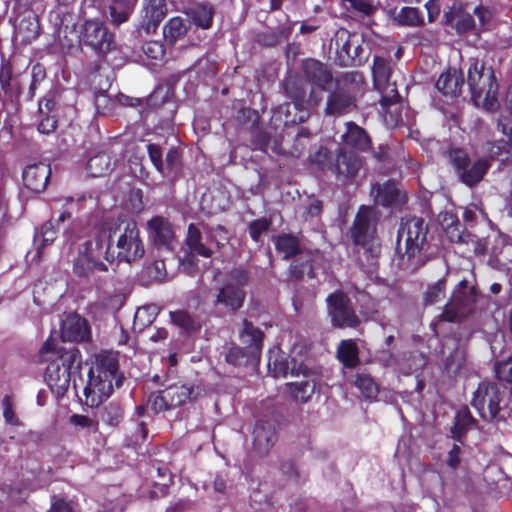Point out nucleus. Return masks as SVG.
Returning a JSON list of instances; mask_svg holds the SVG:
<instances>
[{
	"mask_svg": "<svg viewBox=\"0 0 512 512\" xmlns=\"http://www.w3.org/2000/svg\"><path fill=\"white\" fill-rule=\"evenodd\" d=\"M429 226L421 217L402 219L397 232V251L413 270H418L430 260Z\"/></svg>",
	"mask_w": 512,
	"mask_h": 512,
	"instance_id": "f257e3e1",
	"label": "nucleus"
},
{
	"mask_svg": "<svg viewBox=\"0 0 512 512\" xmlns=\"http://www.w3.org/2000/svg\"><path fill=\"white\" fill-rule=\"evenodd\" d=\"M118 361L114 353H101L90 369L87 385L84 388L85 403L96 407L112 393L114 385H119Z\"/></svg>",
	"mask_w": 512,
	"mask_h": 512,
	"instance_id": "f03ea898",
	"label": "nucleus"
},
{
	"mask_svg": "<svg viewBox=\"0 0 512 512\" xmlns=\"http://www.w3.org/2000/svg\"><path fill=\"white\" fill-rule=\"evenodd\" d=\"M467 83L471 100L476 106H482L483 109L491 112L498 109V83L491 67L486 68L483 62L471 59Z\"/></svg>",
	"mask_w": 512,
	"mask_h": 512,
	"instance_id": "7ed1b4c3",
	"label": "nucleus"
},
{
	"mask_svg": "<svg viewBox=\"0 0 512 512\" xmlns=\"http://www.w3.org/2000/svg\"><path fill=\"white\" fill-rule=\"evenodd\" d=\"M43 360L48 361L45 380L51 390L57 395H63L70 384V364L74 359L73 353L65 352L58 347L50 337L41 349Z\"/></svg>",
	"mask_w": 512,
	"mask_h": 512,
	"instance_id": "20e7f679",
	"label": "nucleus"
},
{
	"mask_svg": "<svg viewBox=\"0 0 512 512\" xmlns=\"http://www.w3.org/2000/svg\"><path fill=\"white\" fill-rule=\"evenodd\" d=\"M457 180L468 188L477 187L489 172L492 163L485 157L472 159L465 148L450 147L445 153Z\"/></svg>",
	"mask_w": 512,
	"mask_h": 512,
	"instance_id": "39448f33",
	"label": "nucleus"
},
{
	"mask_svg": "<svg viewBox=\"0 0 512 512\" xmlns=\"http://www.w3.org/2000/svg\"><path fill=\"white\" fill-rule=\"evenodd\" d=\"M111 235L106 231L98 232L93 239L78 244L77 255L73 259V271L79 277H88L96 271H107V266L100 261L104 247L108 246Z\"/></svg>",
	"mask_w": 512,
	"mask_h": 512,
	"instance_id": "423d86ee",
	"label": "nucleus"
},
{
	"mask_svg": "<svg viewBox=\"0 0 512 512\" xmlns=\"http://www.w3.org/2000/svg\"><path fill=\"white\" fill-rule=\"evenodd\" d=\"M506 387L492 381L478 384L471 400L472 407L483 420L504 419L500 416L505 406Z\"/></svg>",
	"mask_w": 512,
	"mask_h": 512,
	"instance_id": "0eeeda50",
	"label": "nucleus"
},
{
	"mask_svg": "<svg viewBox=\"0 0 512 512\" xmlns=\"http://www.w3.org/2000/svg\"><path fill=\"white\" fill-rule=\"evenodd\" d=\"M376 234L377 219L373 208L361 205L350 228L352 242L362 247L372 257H378L381 246L377 243Z\"/></svg>",
	"mask_w": 512,
	"mask_h": 512,
	"instance_id": "6e6552de",
	"label": "nucleus"
},
{
	"mask_svg": "<svg viewBox=\"0 0 512 512\" xmlns=\"http://www.w3.org/2000/svg\"><path fill=\"white\" fill-rule=\"evenodd\" d=\"M326 304L333 328L356 329L361 324L348 294L343 290L339 289L330 293L326 298Z\"/></svg>",
	"mask_w": 512,
	"mask_h": 512,
	"instance_id": "1a4fd4ad",
	"label": "nucleus"
},
{
	"mask_svg": "<svg viewBox=\"0 0 512 512\" xmlns=\"http://www.w3.org/2000/svg\"><path fill=\"white\" fill-rule=\"evenodd\" d=\"M79 38L81 43L101 57H105L117 47L114 35L98 20L85 21L79 30Z\"/></svg>",
	"mask_w": 512,
	"mask_h": 512,
	"instance_id": "9d476101",
	"label": "nucleus"
},
{
	"mask_svg": "<svg viewBox=\"0 0 512 512\" xmlns=\"http://www.w3.org/2000/svg\"><path fill=\"white\" fill-rule=\"evenodd\" d=\"M246 282L247 274L245 271L240 269L231 271L224 285L218 290L216 303L222 304L225 308L232 311L238 310L245 298L243 286Z\"/></svg>",
	"mask_w": 512,
	"mask_h": 512,
	"instance_id": "9b49d317",
	"label": "nucleus"
},
{
	"mask_svg": "<svg viewBox=\"0 0 512 512\" xmlns=\"http://www.w3.org/2000/svg\"><path fill=\"white\" fill-rule=\"evenodd\" d=\"M374 203L390 210H401L408 201L407 193L394 180L374 183L371 187Z\"/></svg>",
	"mask_w": 512,
	"mask_h": 512,
	"instance_id": "f8f14e48",
	"label": "nucleus"
},
{
	"mask_svg": "<svg viewBox=\"0 0 512 512\" xmlns=\"http://www.w3.org/2000/svg\"><path fill=\"white\" fill-rule=\"evenodd\" d=\"M468 289V281L461 280L458 287L453 291L450 301L445 305L440 319L447 322H455L471 309L475 302V288L470 289V293L464 290Z\"/></svg>",
	"mask_w": 512,
	"mask_h": 512,
	"instance_id": "ddd939ff",
	"label": "nucleus"
},
{
	"mask_svg": "<svg viewBox=\"0 0 512 512\" xmlns=\"http://www.w3.org/2000/svg\"><path fill=\"white\" fill-rule=\"evenodd\" d=\"M116 247L118 258L130 263L139 260L144 255V246L139 236V230L134 222L126 223L119 234Z\"/></svg>",
	"mask_w": 512,
	"mask_h": 512,
	"instance_id": "4468645a",
	"label": "nucleus"
},
{
	"mask_svg": "<svg viewBox=\"0 0 512 512\" xmlns=\"http://www.w3.org/2000/svg\"><path fill=\"white\" fill-rule=\"evenodd\" d=\"M295 366L296 362L293 361L290 375H302L303 379L290 382V397L296 402L306 403L315 392L313 374L311 369L303 364H300L297 368Z\"/></svg>",
	"mask_w": 512,
	"mask_h": 512,
	"instance_id": "2eb2a0df",
	"label": "nucleus"
},
{
	"mask_svg": "<svg viewBox=\"0 0 512 512\" xmlns=\"http://www.w3.org/2000/svg\"><path fill=\"white\" fill-rule=\"evenodd\" d=\"M312 253H303L300 250L299 241L296 236L290 234V280L302 279L304 275L314 277Z\"/></svg>",
	"mask_w": 512,
	"mask_h": 512,
	"instance_id": "dca6fc26",
	"label": "nucleus"
},
{
	"mask_svg": "<svg viewBox=\"0 0 512 512\" xmlns=\"http://www.w3.org/2000/svg\"><path fill=\"white\" fill-rule=\"evenodd\" d=\"M147 232L149 239L158 248H164L171 251L176 241L175 231L171 223L161 217H153L147 223Z\"/></svg>",
	"mask_w": 512,
	"mask_h": 512,
	"instance_id": "f3484780",
	"label": "nucleus"
},
{
	"mask_svg": "<svg viewBox=\"0 0 512 512\" xmlns=\"http://www.w3.org/2000/svg\"><path fill=\"white\" fill-rule=\"evenodd\" d=\"M336 61L341 67L356 66L361 63L358 51H362L359 44L354 45L351 35L346 30L338 31L335 35Z\"/></svg>",
	"mask_w": 512,
	"mask_h": 512,
	"instance_id": "a211bd4d",
	"label": "nucleus"
},
{
	"mask_svg": "<svg viewBox=\"0 0 512 512\" xmlns=\"http://www.w3.org/2000/svg\"><path fill=\"white\" fill-rule=\"evenodd\" d=\"M302 71L307 82L320 90H326L333 81V74L323 62L307 58L301 62Z\"/></svg>",
	"mask_w": 512,
	"mask_h": 512,
	"instance_id": "6ab92c4d",
	"label": "nucleus"
},
{
	"mask_svg": "<svg viewBox=\"0 0 512 512\" xmlns=\"http://www.w3.org/2000/svg\"><path fill=\"white\" fill-rule=\"evenodd\" d=\"M362 158L353 151L338 148L332 168V173L345 179H353L362 167Z\"/></svg>",
	"mask_w": 512,
	"mask_h": 512,
	"instance_id": "aec40b11",
	"label": "nucleus"
},
{
	"mask_svg": "<svg viewBox=\"0 0 512 512\" xmlns=\"http://www.w3.org/2000/svg\"><path fill=\"white\" fill-rule=\"evenodd\" d=\"M90 327L85 318L71 313L66 315L61 325V338L67 342H81L89 339Z\"/></svg>",
	"mask_w": 512,
	"mask_h": 512,
	"instance_id": "412c9836",
	"label": "nucleus"
},
{
	"mask_svg": "<svg viewBox=\"0 0 512 512\" xmlns=\"http://www.w3.org/2000/svg\"><path fill=\"white\" fill-rule=\"evenodd\" d=\"M124 295L115 289H105L98 293L95 301L89 304V311L94 316L117 312L124 304Z\"/></svg>",
	"mask_w": 512,
	"mask_h": 512,
	"instance_id": "4be33fe9",
	"label": "nucleus"
},
{
	"mask_svg": "<svg viewBox=\"0 0 512 512\" xmlns=\"http://www.w3.org/2000/svg\"><path fill=\"white\" fill-rule=\"evenodd\" d=\"M354 106V97L346 89L337 85L327 97L325 113L333 116L341 115L349 112Z\"/></svg>",
	"mask_w": 512,
	"mask_h": 512,
	"instance_id": "5701e85b",
	"label": "nucleus"
},
{
	"mask_svg": "<svg viewBox=\"0 0 512 512\" xmlns=\"http://www.w3.org/2000/svg\"><path fill=\"white\" fill-rule=\"evenodd\" d=\"M445 24L458 34H464L474 29L475 21L469 12L461 5H453L444 13Z\"/></svg>",
	"mask_w": 512,
	"mask_h": 512,
	"instance_id": "b1692460",
	"label": "nucleus"
},
{
	"mask_svg": "<svg viewBox=\"0 0 512 512\" xmlns=\"http://www.w3.org/2000/svg\"><path fill=\"white\" fill-rule=\"evenodd\" d=\"M463 85L464 76L462 71L448 69L439 75L435 87L444 96L458 97Z\"/></svg>",
	"mask_w": 512,
	"mask_h": 512,
	"instance_id": "393cba45",
	"label": "nucleus"
},
{
	"mask_svg": "<svg viewBox=\"0 0 512 512\" xmlns=\"http://www.w3.org/2000/svg\"><path fill=\"white\" fill-rule=\"evenodd\" d=\"M50 177V168L44 163L29 165L23 172L24 185L33 192L45 189Z\"/></svg>",
	"mask_w": 512,
	"mask_h": 512,
	"instance_id": "a878e982",
	"label": "nucleus"
},
{
	"mask_svg": "<svg viewBox=\"0 0 512 512\" xmlns=\"http://www.w3.org/2000/svg\"><path fill=\"white\" fill-rule=\"evenodd\" d=\"M342 140L344 144L360 152H367L372 148V140L366 130L352 121L346 123Z\"/></svg>",
	"mask_w": 512,
	"mask_h": 512,
	"instance_id": "bb28decb",
	"label": "nucleus"
},
{
	"mask_svg": "<svg viewBox=\"0 0 512 512\" xmlns=\"http://www.w3.org/2000/svg\"><path fill=\"white\" fill-rule=\"evenodd\" d=\"M336 359L346 369H355L360 365V350L356 339H343L336 348Z\"/></svg>",
	"mask_w": 512,
	"mask_h": 512,
	"instance_id": "cd10ccee",
	"label": "nucleus"
},
{
	"mask_svg": "<svg viewBox=\"0 0 512 512\" xmlns=\"http://www.w3.org/2000/svg\"><path fill=\"white\" fill-rule=\"evenodd\" d=\"M166 15L164 0H145L142 28L150 33L155 31Z\"/></svg>",
	"mask_w": 512,
	"mask_h": 512,
	"instance_id": "c85d7f7f",
	"label": "nucleus"
},
{
	"mask_svg": "<svg viewBox=\"0 0 512 512\" xmlns=\"http://www.w3.org/2000/svg\"><path fill=\"white\" fill-rule=\"evenodd\" d=\"M186 244L192 254L210 258L214 253L211 241H207L205 232L202 233L194 224L188 227Z\"/></svg>",
	"mask_w": 512,
	"mask_h": 512,
	"instance_id": "c756f323",
	"label": "nucleus"
},
{
	"mask_svg": "<svg viewBox=\"0 0 512 512\" xmlns=\"http://www.w3.org/2000/svg\"><path fill=\"white\" fill-rule=\"evenodd\" d=\"M253 435L254 447L260 454L267 453L277 440L276 429L268 422L257 423Z\"/></svg>",
	"mask_w": 512,
	"mask_h": 512,
	"instance_id": "7c9ffc66",
	"label": "nucleus"
},
{
	"mask_svg": "<svg viewBox=\"0 0 512 512\" xmlns=\"http://www.w3.org/2000/svg\"><path fill=\"white\" fill-rule=\"evenodd\" d=\"M239 335L241 342L248 349V353L253 357L258 356L263 344V332L248 320H244L243 329Z\"/></svg>",
	"mask_w": 512,
	"mask_h": 512,
	"instance_id": "2f4dec72",
	"label": "nucleus"
},
{
	"mask_svg": "<svg viewBox=\"0 0 512 512\" xmlns=\"http://www.w3.org/2000/svg\"><path fill=\"white\" fill-rule=\"evenodd\" d=\"M97 6L106 13L109 11L112 22L119 25L128 19L131 7L125 0H96Z\"/></svg>",
	"mask_w": 512,
	"mask_h": 512,
	"instance_id": "473e14b6",
	"label": "nucleus"
},
{
	"mask_svg": "<svg viewBox=\"0 0 512 512\" xmlns=\"http://www.w3.org/2000/svg\"><path fill=\"white\" fill-rule=\"evenodd\" d=\"M290 102L293 104L295 114L290 121L293 124L304 123L310 116L309 103L306 99V90L295 87L290 89Z\"/></svg>",
	"mask_w": 512,
	"mask_h": 512,
	"instance_id": "72a5a7b5",
	"label": "nucleus"
},
{
	"mask_svg": "<svg viewBox=\"0 0 512 512\" xmlns=\"http://www.w3.org/2000/svg\"><path fill=\"white\" fill-rule=\"evenodd\" d=\"M487 154L486 159L500 161L503 164L512 163V141L499 139L494 141H487Z\"/></svg>",
	"mask_w": 512,
	"mask_h": 512,
	"instance_id": "f704fd0d",
	"label": "nucleus"
},
{
	"mask_svg": "<svg viewBox=\"0 0 512 512\" xmlns=\"http://www.w3.org/2000/svg\"><path fill=\"white\" fill-rule=\"evenodd\" d=\"M353 385L360 390L363 397L367 400H374L379 394L378 383L368 373H357Z\"/></svg>",
	"mask_w": 512,
	"mask_h": 512,
	"instance_id": "c9c22d12",
	"label": "nucleus"
},
{
	"mask_svg": "<svg viewBox=\"0 0 512 512\" xmlns=\"http://www.w3.org/2000/svg\"><path fill=\"white\" fill-rule=\"evenodd\" d=\"M187 29L188 21L180 17H175L170 19L164 26L163 35L167 42L174 44L186 35Z\"/></svg>",
	"mask_w": 512,
	"mask_h": 512,
	"instance_id": "e433bc0d",
	"label": "nucleus"
},
{
	"mask_svg": "<svg viewBox=\"0 0 512 512\" xmlns=\"http://www.w3.org/2000/svg\"><path fill=\"white\" fill-rule=\"evenodd\" d=\"M381 94L380 105L382 109L387 110L393 104H400L402 97L398 92L396 81H387L381 86H374Z\"/></svg>",
	"mask_w": 512,
	"mask_h": 512,
	"instance_id": "4c0bfd02",
	"label": "nucleus"
},
{
	"mask_svg": "<svg viewBox=\"0 0 512 512\" xmlns=\"http://www.w3.org/2000/svg\"><path fill=\"white\" fill-rule=\"evenodd\" d=\"M165 398L172 408L186 403L193 393V389L180 384L169 386L164 390Z\"/></svg>",
	"mask_w": 512,
	"mask_h": 512,
	"instance_id": "58836bf2",
	"label": "nucleus"
},
{
	"mask_svg": "<svg viewBox=\"0 0 512 512\" xmlns=\"http://www.w3.org/2000/svg\"><path fill=\"white\" fill-rule=\"evenodd\" d=\"M374 86H381L391 80L392 68L390 62L380 56H375L372 65Z\"/></svg>",
	"mask_w": 512,
	"mask_h": 512,
	"instance_id": "ea45409f",
	"label": "nucleus"
},
{
	"mask_svg": "<svg viewBox=\"0 0 512 512\" xmlns=\"http://www.w3.org/2000/svg\"><path fill=\"white\" fill-rule=\"evenodd\" d=\"M397 22L402 26L417 27L424 25V16L416 7H403L396 16Z\"/></svg>",
	"mask_w": 512,
	"mask_h": 512,
	"instance_id": "a19ab883",
	"label": "nucleus"
},
{
	"mask_svg": "<svg viewBox=\"0 0 512 512\" xmlns=\"http://www.w3.org/2000/svg\"><path fill=\"white\" fill-rule=\"evenodd\" d=\"M308 158L318 169L332 171L335 156L328 148L320 146L316 152L309 154Z\"/></svg>",
	"mask_w": 512,
	"mask_h": 512,
	"instance_id": "79ce46f5",
	"label": "nucleus"
},
{
	"mask_svg": "<svg viewBox=\"0 0 512 512\" xmlns=\"http://www.w3.org/2000/svg\"><path fill=\"white\" fill-rule=\"evenodd\" d=\"M157 315V309L154 306L138 308L134 315L133 329L136 332L143 331L149 326Z\"/></svg>",
	"mask_w": 512,
	"mask_h": 512,
	"instance_id": "37998d69",
	"label": "nucleus"
},
{
	"mask_svg": "<svg viewBox=\"0 0 512 512\" xmlns=\"http://www.w3.org/2000/svg\"><path fill=\"white\" fill-rule=\"evenodd\" d=\"M87 169L93 177L105 175L111 169L110 156L105 153H100L92 157L88 161Z\"/></svg>",
	"mask_w": 512,
	"mask_h": 512,
	"instance_id": "c03bdc74",
	"label": "nucleus"
},
{
	"mask_svg": "<svg viewBox=\"0 0 512 512\" xmlns=\"http://www.w3.org/2000/svg\"><path fill=\"white\" fill-rule=\"evenodd\" d=\"M445 233L452 243L459 244L468 243L471 236L464 224L458 219H455L446 227Z\"/></svg>",
	"mask_w": 512,
	"mask_h": 512,
	"instance_id": "a18cd8bd",
	"label": "nucleus"
},
{
	"mask_svg": "<svg viewBox=\"0 0 512 512\" xmlns=\"http://www.w3.org/2000/svg\"><path fill=\"white\" fill-rule=\"evenodd\" d=\"M311 142V133L307 128H300L290 149V156L300 158Z\"/></svg>",
	"mask_w": 512,
	"mask_h": 512,
	"instance_id": "49530a36",
	"label": "nucleus"
},
{
	"mask_svg": "<svg viewBox=\"0 0 512 512\" xmlns=\"http://www.w3.org/2000/svg\"><path fill=\"white\" fill-rule=\"evenodd\" d=\"M191 16L199 27L207 29L211 26L213 11L207 4H199L192 9Z\"/></svg>",
	"mask_w": 512,
	"mask_h": 512,
	"instance_id": "de8ad7c7",
	"label": "nucleus"
},
{
	"mask_svg": "<svg viewBox=\"0 0 512 512\" xmlns=\"http://www.w3.org/2000/svg\"><path fill=\"white\" fill-rule=\"evenodd\" d=\"M475 422V419L468 410L458 413L454 426L451 430L453 438L455 440H460L461 436L466 433L468 427Z\"/></svg>",
	"mask_w": 512,
	"mask_h": 512,
	"instance_id": "09e8293b",
	"label": "nucleus"
},
{
	"mask_svg": "<svg viewBox=\"0 0 512 512\" xmlns=\"http://www.w3.org/2000/svg\"><path fill=\"white\" fill-rule=\"evenodd\" d=\"M446 277H442L438 279L432 285H429L425 294H424V302L425 304H434L438 302L444 295L446 290Z\"/></svg>",
	"mask_w": 512,
	"mask_h": 512,
	"instance_id": "8fccbe9b",
	"label": "nucleus"
},
{
	"mask_svg": "<svg viewBox=\"0 0 512 512\" xmlns=\"http://www.w3.org/2000/svg\"><path fill=\"white\" fill-rule=\"evenodd\" d=\"M323 210V201L315 198L310 197L308 198L305 205L302 207L301 211V218L304 221H310L314 218H319Z\"/></svg>",
	"mask_w": 512,
	"mask_h": 512,
	"instance_id": "3c124183",
	"label": "nucleus"
},
{
	"mask_svg": "<svg viewBox=\"0 0 512 512\" xmlns=\"http://www.w3.org/2000/svg\"><path fill=\"white\" fill-rule=\"evenodd\" d=\"M205 236L207 241L210 240L211 244L215 243L218 248L224 246L229 241L228 232L222 226L205 227Z\"/></svg>",
	"mask_w": 512,
	"mask_h": 512,
	"instance_id": "603ef678",
	"label": "nucleus"
},
{
	"mask_svg": "<svg viewBox=\"0 0 512 512\" xmlns=\"http://www.w3.org/2000/svg\"><path fill=\"white\" fill-rule=\"evenodd\" d=\"M496 377L507 383H512V356L495 363Z\"/></svg>",
	"mask_w": 512,
	"mask_h": 512,
	"instance_id": "864d4df0",
	"label": "nucleus"
},
{
	"mask_svg": "<svg viewBox=\"0 0 512 512\" xmlns=\"http://www.w3.org/2000/svg\"><path fill=\"white\" fill-rule=\"evenodd\" d=\"M173 323L186 331L195 329V323L188 313L184 311H175L170 313Z\"/></svg>",
	"mask_w": 512,
	"mask_h": 512,
	"instance_id": "5fc2aeb1",
	"label": "nucleus"
},
{
	"mask_svg": "<svg viewBox=\"0 0 512 512\" xmlns=\"http://www.w3.org/2000/svg\"><path fill=\"white\" fill-rule=\"evenodd\" d=\"M142 49L144 54L153 60H161L165 54L164 47L159 41H148L143 45Z\"/></svg>",
	"mask_w": 512,
	"mask_h": 512,
	"instance_id": "6e6d98bb",
	"label": "nucleus"
},
{
	"mask_svg": "<svg viewBox=\"0 0 512 512\" xmlns=\"http://www.w3.org/2000/svg\"><path fill=\"white\" fill-rule=\"evenodd\" d=\"M147 408H151L154 412H160L169 408H172L170 404H168L167 399L165 398L164 390L157 393L152 394L147 402Z\"/></svg>",
	"mask_w": 512,
	"mask_h": 512,
	"instance_id": "4d7b16f0",
	"label": "nucleus"
},
{
	"mask_svg": "<svg viewBox=\"0 0 512 512\" xmlns=\"http://www.w3.org/2000/svg\"><path fill=\"white\" fill-rule=\"evenodd\" d=\"M102 421L109 425H116L122 418V410L117 405H109L105 407L101 415Z\"/></svg>",
	"mask_w": 512,
	"mask_h": 512,
	"instance_id": "13d9d810",
	"label": "nucleus"
},
{
	"mask_svg": "<svg viewBox=\"0 0 512 512\" xmlns=\"http://www.w3.org/2000/svg\"><path fill=\"white\" fill-rule=\"evenodd\" d=\"M269 222L266 219H258L250 223L249 234L254 241H259L261 235L268 231Z\"/></svg>",
	"mask_w": 512,
	"mask_h": 512,
	"instance_id": "bf43d9fd",
	"label": "nucleus"
},
{
	"mask_svg": "<svg viewBox=\"0 0 512 512\" xmlns=\"http://www.w3.org/2000/svg\"><path fill=\"white\" fill-rule=\"evenodd\" d=\"M148 154L155 168L162 174H165V166L162 161V151L156 144L148 145Z\"/></svg>",
	"mask_w": 512,
	"mask_h": 512,
	"instance_id": "052dcab7",
	"label": "nucleus"
},
{
	"mask_svg": "<svg viewBox=\"0 0 512 512\" xmlns=\"http://www.w3.org/2000/svg\"><path fill=\"white\" fill-rule=\"evenodd\" d=\"M226 361L234 366L242 365L246 360V354L240 347H232L226 353Z\"/></svg>",
	"mask_w": 512,
	"mask_h": 512,
	"instance_id": "680f3d73",
	"label": "nucleus"
},
{
	"mask_svg": "<svg viewBox=\"0 0 512 512\" xmlns=\"http://www.w3.org/2000/svg\"><path fill=\"white\" fill-rule=\"evenodd\" d=\"M148 274L155 280H163L166 276L165 265L162 260H156L148 267Z\"/></svg>",
	"mask_w": 512,
	"mask_h": 512,
	"instance_id": "e2e57ef3",
	"label": "nucleus"
},
{
	"mask_svg": "<svg viewBox=\"0 0 512 512\" xmlns=\"http://www.w3.org/2000/svg\"><path fill=\"white\" fill-rule=\"evenodd\" d=\"M460 454H461L460 446L457 444H453L452 448L448 452L447 460H446L447 465L451 469L456 470L459 467L460 462H461Z\"/></svg>",
	"mask_w": 512,
	"mask_h": 512,
	"instance_id": "0e129e2a",
	"label": "nucleus"
},
{
	"mask_svg": "<svg viewBox=\"0 0 512 512\" xmlns=\"http://www.w3.org/2000/svg\"><path fill=\"white\" fill-rule=\"evenodd\" d=\"M458 352L454 351L450 353L444 360V368L448 373H458L462 368V361L458 360L456 363V356Z\"/></svg>",
	"mask_w": 512,
	"mask_h": 512,
	"instance_id": "69168bd1",
	"label": "nucleus"
},
{
	"mask_svg": "<svg viewBox=\"0 0 512 512\" xmlns=\"http://www.w3.org/2000/svg\"><path fill=\"white\" fill-rule=\"evenodd\" d=\"M268 367L274 377L285 378L288 373V365L284 362H278L277 360L272 362L269 360Z\"/></svg>",
	"mask_w": 512,
	"mask_h": 512,
	"instance_id": "338daca9",
	"label": "nucleus"
},
{
	"mask_svg": "<svg viewBox=\"0 0 512 512\" xmlns=\"http://www.w3.org/2000/svg\"><path fill=\"white\" fill-rule=\"evenodd\" d=\"M372 150V156L373 158L378 162H386L390 158V148L387 144H380Z\"/></svg>",
	"mask_w": 512,
	"mask_h": 512,
	"instance_id": "774afa93",
	"label": "nucleus"
}]
</instances>
